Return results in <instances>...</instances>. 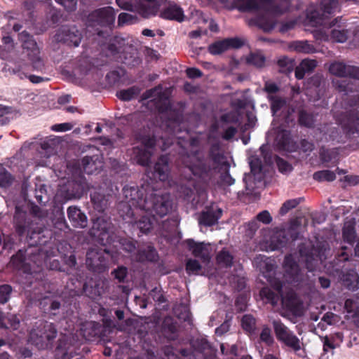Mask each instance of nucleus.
Instances as JSON below:
<instances>
[{"label":"nucleus","instance_id":"f257e3e1","mask_svg":"<svg viewBox=\"0 0 359 359\" xmlns=\"http://www.w3.org/2000/svg\"><path fill=\"white\" fill-rule=\"evenodd\" d=\"M124 200L118 204V211L121 216L133 217L135 211H144L153 217H162L172 208L170 196L168 194L149 189V187H124Z\"/></svg>","mask_w":359,"mask_h":359},{"label":"nucleus","instance_id":"f03ea898","mask_svg":"<svg viewBox=\"0 0 359 359\" xmlns=\"http://www.w3.org/2000/svg\"><path fill=\"white\" fill-rule=\"evenodd\" d=\"M290 0H237L242 11L264 12L266 14L280 15L289 9Z\"/></svg>","mask_w":359,"mask_h":359},{"label":"nucleus","instance_id":"7ed1b4c3","mask_svg":"<svg viewBox=\"0 0 359 359\" xmlns=\"http://www.w3.org/2000/svg\"><path fill=\"white\" fill-rule=\"evenodd\" d=\"M57 334V330L52 323L41 322L32 329L29 339L39 349H48L52 348Z\"/></svg>","mask_w":359,"mask_h":359},{"label":"nucleus","instance_id":"20e7f679","mask_svg":"<svg viewBox=\"0 0 359 359\" xmlns=\"http://www.w3.org/2000/svg\"><path fill=\"white\" fill-rule=\"evenodd\" d=\"M19 40L22 43L23 53L32 62L33 67L36 69H41L43 61L40 55V50L32 36L27 32L23 31L19 34Z\"/></svg>","mask_w":359,"mask_h":359},{"label":"nucleus","instance_id":"39448f33","mask_svg":"<svg viewBox=\"0 0 359 359\" xmlns=\"http://www.w3.org/2000/svg\"><path fill=\"white\" fill-rule=\"evenodd\" d=\"M182 161L185 167L195 176L201 177L209 170L204 163L202 156L198 152L182 153Z\"/></svg>","mask_w":359,"mask_h":359},{"label":"nucleus","instance_id":"423d86ee","mask_svg":"<svg viewBox=\"0 0 359 359\" xmlns=\"http://www.w3.org/2000/svg\"><path fill=\"white\" fill-rule=\"evenodd\" d=\"M272 323L279 341L294 351L300 350V340L284 324L278 320H273Z\"/></svg>","mask_w":359,"mask_h":359},{"label":"nucleus","instance_id":"0eeeda50","mask_svg":"<svg viewBox=\"0 0 359 359\" xmlns=\"http://www.w3.org/2000/svg\"><path fill=\"white\" fill-rule=\"evenodd\" d=\"M299 253L309 271L314 269L319 260L322 261L323 259H325V252L313 248L310 241L300 246Z\"/></svg>","mask_w":359,"mask_h":359},{"label":"nucleus","instance_id":"6e6552de","mask_svg":"<svg viewBox=\"0 0 359 359\" xmlns=\"http://www.w3.org/2000/svg\"><path fill=\"white\" fill-rule=\"evenodd\" d=\"M116 13L111 7H104L92 12L88 17L90 26H109L115 21Z\"/></svg>","mask_w":359,"mask_h":359},{"label":"nucleus","instance_id":"1a4fd4ad","mask_svg":"<svg viewBox=\"0 0 359 359\" xmlns=\"http://www.w3.org/2000/svg\"><path fill=\"white\" fill-rule=\"evenodd\" d=\"M155 144V140L152 137H144L141 145L133 148V156L137 163L142 165H147L150 162L152 149Z\"/></svg>","mask_w":359,"mask_h":359},{"label":"nucleus","instance_id":"9d476101","mask_svg":"<svg viewBox=\"0 0 359 359\" xmlns=\"http://www.w3.org/2000/svg\"><path fill=\"white\" fill-rule=\"evenodd\" d=\"M253 264L272 286L274 285L276 282H279V280L273 278L275 269L273 259L266 257L264 255H259L255 257Z\"/></svg>","mask_w":359,"mask_h":359},{"label":"nucleus","instance_id":"9b49d317","mask_svg":"<svg viewBox=\"0 0 359 359\" xmlns=\"http://www.w3.org/2000/svg\"><path fill=\"white\" fill-rule=\"evenodd\" d=\"M55 37L58 41H63L74 46H78L81 41V34L74 26H62Z\"/></svg>","mask_w":359,"mask_h":359},{"label":"nucleus","instance_id":"f8f14e48","mask_svg":"<svg viewBox=\"0 0 359 359\" xmlns=\"http://www.w3.org/2000/svg\"><path fill=\"white\" fill-rule=\"evenodd\" d=\"M329 71L332 74L339 77L349 76L359 80V67H358L334 62L330 65Z\"/></svg>","mask_w":359,"mask_h":359},{"label":"nucleus","instance_id":"ddd939ff","mask_svg":"<svg viewBox=\"0 0 359 359\" xmlns=\"http://www.w3.org/2000/svg\"><path fill=\"white\" fill-rule=\"evenodd\" d=\"M86 265L93 271H101L106 266L104 251L97 248L90 250L86 255Z\"/></svg>","mask_w":359,"mask_h":359},{"label":"nucleus","instance_id":"4468645a","mask_svg":"<svg viewBox=\"0 0 359 359\" xmlns=\"http://www.w3.org/2000/svg\"><path fill=\"white\" fill-rule=\"evenodd\" d=\"M285 278L289 283L302 280V273L297 264L291 255L287 256L284 262Z\"/></svg>","mask_w":359,"mask_h":359},{"label":"nucleus","instance_id":"2eb2a0df","mask_svg":"<svg viewBox=\"0 0 359 359\" xmlns=\"http://www.w3.org/2000/svg\"><path fill=\"white\" fill-rule=\"evenodd\" d=\"M212 159L217 164V166L221 167L224 170V174L221 177V180L223 184L231 185L234 183V179L227 172L229 165L224 155L220 153L217 147H214L212 148Z\"/></svg>","mask_w":359,"mask_h":359},{"label":"nucleus","instance_id":"dca6fc26","mask_svg":"<svg viewBox=\"0 0 359 359\" xmlns=\"http://www.w3.org/2000/svg\"><path fill=\"white\" fill-rule=\"evenodd\" d=\"M164 0H140L137 12L144 18L155 15Z\"/></svg>","mask_w":359,"mask_h":359},{"label":"nucleus","instance_id":"f3484780","mask_svg":"<svg viewBox=\"0 0 359 359\" xmlns=\"http://www.w3.org/2000/svg\"><path fill=\"white\" fill-rule=\"evenodd\" d=\"M189 250L195 257L201 258L204 262H208L210 259V246L204 243H196L192 240L187 241Z\"/></svg>","mask_w":359,"mask_h":359},{"label":"nucleus","instance_id":"a211bd4d","mask_svg":"<svg viewBox=\"0 0 359 359\" xmlns=\"http://www.w3.org/2000/svg\"><path fill=\"white\" fill-rule=\"evenodd\" d=\"M280 294L282 297V304L283 305L290 311H294L298 304V299L295 294L290 291L287 293V294L284 295L283 294V285L279 282H276L274 285L273 286Z\"/></svg>","mask_w":359,"mask_h":359},{"label":"nucleus","instance_id":"6ab92c4d","mask_svg":"<svg viewBox=\"0 0 359 359\" xmlns=\"http://www.w3.org/2000/svg\"><path fill=\"white\" fill-rule=\"evenodd\" d=\"M51 293L50 292H46L44 294L42 293L39 290H35L32 296L31 301L32 302H39V304L42 306V307H45L47 304L50 303V308L51 310L54 311L60 308V304L58 302H51L49 299Z\"/></svg>","mask_w":359,"mask_h":359},{"label":"nucleus","instance_id":"aec40b11","mask_svg":"<svg viewBox=\"0 0 359 359\" xmlns=\"http://www.w3.org/2000/svg\"><path fill=\"white\" fill-rule=\"evenodd\" d=\"M68 218L75 227L84 228L87 225L86 216L76 207L67 209Z\"/></svg>","mask_w":359,"mask_h":359},{"label":"nucleus","instance_id":"412c9836","mask_svg":"<svg viewBox=\"0 0 359 359\" xmlns=\"http://www.w3.org/2000/svg\"><path fill=\"white\" fill-rule=\"evenodd\" d=\"M81 169L87 174H93L102 168V162L97 156H85L81 160Z\"/></svg>","mask_w":359,"mask_h":359},{"label":"nucleus","instance_id":"4be33fe9","mask_svg":"<svg viewBox=\"0 0 359 359\" xmlns=\"http://www.w3.org/2000/svg\"><path fill=\"white\" fill-rule=\"evenodd\" d=\"M169 172L168 158L162 156L154 166V175L159 180L165 181L168 179Z\"/></svg>","mask_w":359,"mask_h":359},{"label":"nucleus","instance_id":"5701e85b","mask_svg":"<svg viewBox=\"0 0 359 359\" xmlns=\"http://www.w3.org/2000/svg\"><path fill=\"white\" fill-rule=\"evenodd\" d=\"M316 67L317 62L315 60L304 59L296 67L295 76L298 79H302L306 73L312 72Z\"/></svg>","mask_w":359,"mask_h":359},{"label":"nucleus","instance_id":"b1692460","mask_svg":"<svg viewBox=\"0 0 359 359\" xmlns=\"http://www.w3.org/2000/svg\"><path fill=\"white\" fill-rule=\"evenodd\" d=\"M161 16L165 19L174 20L177 22H182L184 20V15L182 9L177 5H171L163 11Z\"/></svg>","mask_w":359,"mask_h":359},{"label":"nucleus","instance_id":"393cba45","mask_svg":"<svg viewBox=\"0 0 359 359\" xmlns=\"http://www.w3.org/2000/svg\"><path fill=\"white\" fill-rule=\"evenodd\" d=\"M221 214L222 210L220 209H212L203 212L199 218V223L205 226H212L217 222Z\"/></svg>","mask_w":359,"mask_h":359},{"label":"nucleus","instance_id":"a878e982","mask_svg":"<svg viewBox=\"0 0 359 359\" xmlns=\"http://www.w3.org/2000/svg\"><path fill=\"white\" fill-rule=\"evenodd\" d=\"M157 258V254L155 249L151 246L141 249L137 252L135 259L139 262L155 261Z\"/></svg>","mask_w":359,"mask_h":359},{"label":"nucleus","instance_id":"bb28decb","mask_svg":"<svg viewBox=\"0 0 359 359\" xmlns=\"http://www.w3.org/2000/svg\"><path fill=\"white\" fill-rule=\"evenodd\" d=\"M91 200L95 205V208L99 212L103 211L108 205L107 197L97 191L91 194Z\"/></svg>","mask_w":359,"mask_h":359},{"label":"nucleus","instance_id":"cd10ccee","mask_svg":"<svg viewBox=\"0 0 359 359\" xmlns=\"http://www.w3.org/2000/svg\"><path fill=\"white\" fill-rule=\"evenodd\" d=\"M247 64L261 68L264 66L265 57L260 53H250L245 58Z\"/></svg>","mask_w":359,"mask_h":359},{"label":"nucleus","instance_id":"c85d7f7f","mask_svg":"<svg viewBox=\"0 0 359 359\" xmlns=\"http://www.w3.org/2000/svg\"><path fill=\"white\" fill-rule=\"evenodd\" d=\"M339 8V3L337 0H323L322 1V17L327 18V15L337 11Z\"/></svg>","mask_w":359,"mask_h":359},{"label":"nucleus","instance_id":"c756f323","mask_svg":"<svg viewBox=\"0 0 359 359\" xmlns=\"http://www.w3.org/2000/svg\"><path fill=\"white\" fill-rule=\"evenodd\" d=\"M287 241L286 232L285 230L276 231L271 238L273 250L278 249L283 246Z\"/></svg>","mask_w":359,"mask_h":359},{"label":"nucleus","instance_id":"7c9ffc66","mask_svg":"<svg viewBox=\"0 0 359 359\" xmlns=\"http://www.w3.org/2000/svg\"><path fill=\"white\" fill-rule=\"evenodd\" d=\"M6 320L9 323L10 327L13 330H17L20 325V320L15 314H8L5 317L2 313H0V326L7 327Z\"/></svg>","mask_w":359,"mask_h":359},{"label":"nucleus","instance_id":"2f4dec72","mask_svg":"<svg viewBox=\"0 0 359 359\" xmlns=\"http://www.w3.org/2000/svg\"><path fill=\"white\" fill-rule=\"evenodd\" d=\"M257 24L265 32H270L275 27V22L266 16L260 15L257 18Z\"/></svg>","mask_w":359,"mask_h":359},{"label":"nucleus","instance_id":"473e14b6","mask_svg":"<svg viewBox=\"0 0 359 359\" xmlns=\"http://www.w3.org/2000/svg\"><path fill=\"white\" fill-rule=\"evenodd\" d=\"M25 212H19L18 210L17 209L14 220L15 223L16 231L20 235L24 233L26 229V222L25 221Z\"/></svg>","mask_w":359,"mask_h":359},{"label":"nucleus","instance_id":"72a5a7b5","mask_svg":"<svg viewBox=\"0 0 359 359\" xmlns=\"http://www.w3.org/2000/svg\"><path fill=\"white\" fill-rule=\"evenodd\" d=\"M343 127L349 133H359V112L350 117L348 123H344Z\"/></svg>","mask_w":359,"mask_h":359},{"label":"nucleus","instance_id":"f704fd0d","mask_svg":"<svg viewBox=\"0 0 359 359\" xmlns=\"http://www.w3.org/2000/svg\"><path fill=\"white\" fill-rule=\"evenodd\" d=\"M229 49L226 39L215 42L209 46L208 50L213 55L220 54Z\"/></svg>","mask_w":359,"mask_h":359},{"label":"nucleus","instance_id":"c9c22d12","mask_svg":"<svg viewBox=\"0 0 359 359\" xmlns=\"http://www.w3.org/2000/svg\"><path fill=\"white\" fill-rule=\"evenodd\" d=\"M292 48L299 53H311L314 52V48L307 41H296L292 45Z\"/></svg>","mask_w":359,"mask_h":359},{"label":"nucleus","instance_id":"e433bc0d","mask_svg":"<svg viewBox=\"0 0 359 359\" xmlns=\"http://www.w3.org/2000/svg\"><path fill=\"white\" fill-rule=\"evenodd\" d=\"M140 93L137 88L132 87L126 90H121L118 93V97L124 101H128L135 97Z\"/></svg>","mask_w":359,"mask_h":359},{"label":"nucleus","instance_id":"4c0bfd02","mask_svg":"<svg viewBox=\"0 0 359 359\" xmlns=\"http://www.w3.org/2000/svg\"><path fill=\"white\" fill-rule=\"evenodd\" d=\"M336 178L335 174L330 170H321L318 172H316L313 174V179L319 181H327V182H332Z\"/></svg>","mask_w":359,"mask_h":359},{"label":"nucleus","instance_id":"58836bf2","mask_svg":"<svg viewBox=\"0 0 359 359\" xmlns=\"http://www.w3.org/2000/svg\"><path fill=\"white\" fill-rule=\"evenodd\" d=\"M233 260L232 256L228 251L222 250L219 252L217 256V262L224 266H229L231 265Z\"/></svg>","mask_w":359,"mask_h":359},{"label":"nucleus","instance_id":"ea45409f","mask_svg":"<svg viewBox=\"0 0 359 359\" xmlns=\"http://www.w3.org/2000/svg\"><path fill=\"white\" fill-rule=\"evenodd\" d=\"M260 296L262 299H266L268 302L272 305H276L279 299L278 295L275 294L269 288L264 287L260 291Z\"/></svg>","mask_w":359,"mask_h":359},{"label":"nucleus","instance_id":"a19ab883","mask_svg":"<svg viewBox=\"0 0 359 359\" xmlns=\"http://www.w3.org/2000/svg\"><path fill=\"white\" fill-rule=\"evenodd\" d=\"M343 236L344 239L348 243L353 241L355 238V230L354 226L351 222L345 223L343 229Z\"/></svg>","mask_w":359,"mask_h":359},{"label":"nucleus","instance_id":"79ce46f5","mask_svg":"<svg viewBox=\"0 0 359 359\" xmlns=\"http://www.w3.org/2000/svg\"><path fill=\"white\" fill-rule=\"evenodd\" d=\"M137 226L143 233H147L153 226V220L147 216H143L141 219L137 222Z\"/></svg>","mask_w":359,"mask_h":359},{"label":"nucleus","instance_id":"37998d69","mask_svg":"<svg viewBox=\"0 0 359 359\" xmlns=\"http://www.w3.org/2000/svg\"><path fill=\"white\" fill-rule=\"evenodd\" d=\"M299 121L301 125L306 127H312L315 123V118L313 115L307 114L305 111H301L299 114Z\"/></svg>","mask_w":359,"mask_h":359},{"label":"nucleus","instance_id":"c03bdc74","mask_svg":"<svg viewBox=\"0 0 359 359\" xmlns=\"http://www.w3.org/2000/svg\"><path fill=\"white\" fill-rule=\"evenodd\" d=\"M137 21V17L129 13H122L118 15V26H123L125 25H130Z\"/></svg>","mask_w":359,"mask_h":359},{"label":"nucleus","instance_id":"a18cd8bd","mask_svg":"<svg viewBox=\"0 0 359 359\" xmlns=\"http://www.w3.org/2000/svg\"><path fill=\"white\" fill-rule=\"evenodd\" d=\"M116 3L121 8L130 11H137L138 6L136 0H116Z\"/></svg>","mask_w":359,"mask_h":359},{"label":"nucleus","instance_id":"49530a36","mask_svg":"<svg viewBox=\"0 0 359 359\" xmlns=\"http://www.w3.org/2000/svg\"><path fill=\"white\" fill-rule=\"evenodd\" d=\"M186 270L189 274L198 275L200 273L201 266L198 261L189 259L187 261Z\"/></svg>","mask_w":359,"mask_h":359},{"label":"nucleus","instance_id":"de8ad7c7","mask_svg":"<svg viewBox=\"0 0 359 359\" xmlns=\"http://www.w3.org/2000/svg\"><path fill=\"white\" fill-rule=\"evenodd\" d=\"M299 203V199H291L285 201L280 209V214L282 215L287 213L291 209L294 208Z\"/></svg>","mask_w":359,"mask_h":359},{"label":"nucleus","instance_id":"09e8293b","mask_svg":"<svg viewBox=\"0 0 359 359\" xmlns=\"http://www.w3.org/2000/svg\"><path fill=\"white\" fill-rule=\"evenodd\" d=\"M332 39L339 43H343L347 39V32L344 29H334L331 32Z\"/></svg>","mask_w":359,"mask_h":359},{"label":"nucleus","instance_id":"8fccbe9b","mask_svg":"<svg viewBox=\"0 0 359 359\" xmlns=\"http://www.w3.org/2000/svg\"><path fill=\"white\" fill-rule=\"evenodd\" d=\"M280 67L282 68L281 71L283 72H291L294 66V61L287 57H283L278 60V62Z\"/></svg>","mask_w":359,"mask_h":359},{"label":"nucleus","instance_id":"3c124183","mask_svg":"<svg viewBox=\"0 0 359 359\" xmlns=\"http://www.w3.org/2000/svg\"><path fill=\"white\" fill-rule=\"evenodd\" d=\"M242 327L246 331H252L255 325V318L250 315H245L241 320Z\"/></svg>","mask_w":359,"mask_h":359},{"label":"nucleus","instance_id":"603ef678","mask_svg":"<svg viewBox=\"0 0 359 359\" xmlns=\"http://www.w3.org/2000/svg\"><path fill=\"white\" fill-rule=\"evenodd\" d=\"M12 288L8 285H3L0 286V302L1 304L6 303L11 297Z\"/></svg>","mask_w":359,"mask_h":359},{"label":"nucleus","instance_id":"864d4df0","mask_svg":"<svg viewBox=\"0 0 359 359\" xmlns=\"http://www.w3.org/2000/svg\"><path fill=\"white\" fill-rule=\"evenodd\" d=\"M250 165L251 168V172L255 175L261 172L262 162L257 156H252L249 159Z\"/></svg>","mask_w":359,"mask_h":359},{"label":"nucleus","instance_id":"5fc2aeb1","mask_svg":"<svg viewBox=\"0 0 359 359\" xmlns=\"http://www.w3.org/2000/svg\"><path fill=\"white\" fill-rule=\"evenodd\" d=\"M260 340L267 345H271L273 342V338L269 327L266 326L263 327L260 333Z\"/></svg>","mask_w":359,"mask_h":359},{"label":"nucleus","instance_id":"6e6d98bb","mask_svg":"<svg viewBox=\"0 0 359 359\" xmlns=\"http://www.w3.org/2000/svg\"><path fill=\"white\" fill-rule=\"evenodd\" d=\"M93 229L95 230L97 229V231H100V233H93L95 235H97V236H100L103 233H105L107 229V224L104 221L103 219L97 218L95 222L93 223Z\"/></svg>","mask_w":359,"mask_h":359},{"label":"nucleus","instance_id":"4d7b16f0","mask_svg":"<svg viewBox=\"0 0 359 359\" xmlns=\"http://www.w3.org/2000/svg\"><path fill=\"white\" fill-rule=\"evenodd\" d=\"M13 181L11 175L3 168H0V184L1 187H7Z\"/></svg>","mask_w":359,"mask_h":359},{"label":"nucleus","instance_id":"13d9d810","mask_svg":"<svg viewBox=\"0 0 359 359\" xmlns=\"http://www.w3.org/2000/svg\"><path fill=\"white\" fill-rule=\"evenodd\" d=\"M276 164L279 171L283 174H287L292 170V165L282 158H277Z\"/></svg>","mask_w":359,"mask_h":359},{"label":"nucleus","instance_id":"bf43d9fd","mask_svg":"<svg viewBox=\"0 0 359 359\" xmlns=\"http://www.w3.org/2000/svg\"><path fill=\"white\" fill-rule=\"evenodd\" d=\"M270 99L271 100V109L273 113L278 111L280 109H281L285 104V100L276 96H271Z\"/></svg>","mask_w":359,"mask_h":359},{"label":"nucleus","instance_id":"052dcab7","mask_svg":"<svg viewBox=\"0 0 359 359\" xmlns=\"http://www.w3.org/2000/svg\"><path fill=\"white\" fill-rule=\"evenodd\" d=\"M11 262L18 269L24 268L25 257L22 252L19 251V252L15 256H13Z\"/></svg>","mask_w":359,"mask_h":359},{"label":"nucleus","instance_id":"680f3d73","mask_svg":"<svg viewBox=\"0 0 359 359\" xmlns=\"http://www.w3.org/2000/svg\"><path fill=\"white\" fill-rule=\"evenodd\" d=\"M162 92V87L158 86L154 89L149 90L144 93V98L149 99L152 98L153 100H156V97H161V93Z\"/></svg>","mask_w":359,"mask_h":359},{"label":"nucleus","instance_id":"e2e57ef3","mask_svg":"<svg viewBox=\"0 0 359 359\" xmlns=\"http://www.w3.org/2000/svg\"><path fill=\"white\" fill-rule=\"evenodd\" d=\"M256 219L258 222H262L265 224H268L272 221V217L271 216L269 212L267 210H263L259 212L257 215Z\"/></svg>","mask_w":359,"mask_h":359},{"label":"nucleus","instance_id":"0e129e2a","mask_svg":"<svg viewBox=\"0 0 359 359\" xmlns=\"http://www.w3.org/2000/svg\"><path fill=\"white\" fill-rule=\"evenodd\" d=\"M115 278L119 281H124L125 278L127 275V269L123 266L118 267L117 269L114 271Z\"/></svg>","mask_w":359,"mask_h":359},{"label":"nucleus","instance_id":"69168bd1","mask_svg":"<svg viewBox=\"0 0 359 359\" xmlns=\"http://www.w3.org/2000/svg\"><path fill=\"white\" fill-rule=\"evenodd\" d=\"M67 11H73L76 6V0H55Z\"/></svg>","mask_w":359,"mask_h":359},{"label":"nucleus","instance_id":"338daca9","mask_svg":"<svg viewBox=\"0 0 359 359\" xmlns=\"http://www.w3.org/2000/svg\"><path fill=\"white\" fill-rule=\"evenodd\" d=\"M4 243V248H11L13 241L10 236H5V235L0 230V245Z\"/></svg>","mask_w":359,"mask_h":359},{"label":"nucleus","instance_id":"774afa93","mask_svg":"<svg viewBox=\"0 0 359 359\" xmlns=\"http://www.w3.org/2000/svg\"><path fill=\"white\" fill-rule=\"evenodd\" d=\"M227 45L229 48H238L243 46V42L238 38L226 39Z\"/></svg>","mask_w":359,"mask_h":359}]
</instances>
